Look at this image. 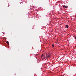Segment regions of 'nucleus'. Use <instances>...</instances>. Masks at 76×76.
<instances>
[{
    "label": "nucleus",
    "instance_id": "1",
    "mask_svg": "<svg viewBox=\"0 0 76 76\" xmlns=\"http://www.w3.org/2000/svg\"><path fill=\"white\" fill-rule=\"evenodd\" d=\"M51 55L50 54H48L47 55H46V58H49L50 57Z\"/></svg>",
    "mask_w": 76,
    "mask_h": 76
},
{
    "label": "nucleus",
    "instance_id": "2",
    "mask_svg": "<svg viewBox=\"0 0 76 76\" xmlns=\"http://www.w3.org/2000/svg\"><path fill=\"white\" fill-rule=\"evenodd\" d=\"M45 56H44V54H42L41 58H42V60H45Z\"/></svg>",
    "mask_w": 76,
    "mask_h": 76
},
{
    "label": "nucleus",
    "instance_id": "3",
    "mask_svg": "<svg viewBox=\"0 0 76 76\" xmlns=\"http://www.w3.org/2000/svg\"><path fill=\"white\" fill-rule=\"evenodd\" d=\"M63 7H64V8H67V7H68V6H63Z\"/></svg>",
    "mask_w": 76,
    "mask_h": 76
},
{
    "label": "nucleus",
    "instance_id": "4",
    "mask_svg": "<svg viewBox=\"0 0 76 76\" xmlns=\"http://www.w3.org/2000/svg\"><path fill=\"white\" fill-rule=\"evenodd\" d=\"M66 27L67 28H69V25H66Z\"/></svg>",
    "mask_w": 76,
    "mask_h": 76
},
{
    "label": "nucleus",
    "instance_id": "5",
    "mask_svg": "<svg viewBox=\"0 0 76 76\" xmlns=\"http://www.w3.org/2000/svg\"><path fill=\"white\" fill-rule=\"evenodd\" d=\"M6 43H7V44H9V42L7 41L6 42Z\"/></svg>",
    "mask_w": 76,
    "mask_h": 76
},
{
    "label": "nucleus",
    "instance_id": "6",
    "mask_svg": "<svg viewBox=\"0 0 76 76\" xmlns=\"http://www.w3.org/2000/svg\"><path fill=\"white\" fill-rule=\"evenodd\" d=\"M52 47H54V46L53 44L52 45Z\"/></svg>",
    "mask_w": 76,
    "mask_h": 76
},
{
    "label": "nucleus",
    "instance_id": "7",
    "mask_svg": "<svg viewBox=\"0 0 76 76\" xmlns=\"http://www.w3.org/2000/svg\"><path fill=\"white\" fill-rule=\"evenodd\" d=\"M3 34L4 35V32H2Z\"/></svg>",
    "mask_w": 76,
    "mask_h": 76
}]
</instances>
